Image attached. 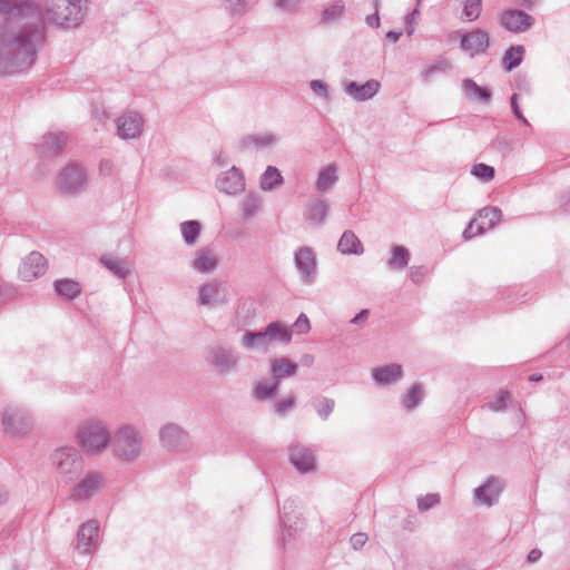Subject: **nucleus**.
Instances as JSON below:
<instances>
[{
  "label": "nucleus",
  "instance_id": "obj_1",
  "mask_svg": "<svg viewBox=\"0 0 570 570\" xmlns=\"http://www.w3.org/2000/svg\"><path fill=\"white\" fill-rule=\"evenodd\" d=\"M50 23L68 29L83 19L81 0H0V77L29 71L48 42Z\"/></svg>",
  "mask_w": 570,
  "mask_h": 570
},
{
  "label": "nucleus",
  "instance_id": "obj_2",
  "mask_svg": "<svg viewBox=\"0 0 570 570\" xmlns=\"http://www.w3.org/2000/svg\"><path fill=\"white\" fill-rule=\"evenodd\" d=\"M51 460L62 481L67 483L77 480L83 472V459L73 446L57 449L52 453Z\"/></svg>",
  "mask_w": 570,
  "mask_h": 570
},
{
  "label": "nucleus",
  "instance_id": "obj_3",
  "mask_svg": "<svg viewBox=\"0 0 570 570\" xmlns=\"http://www.w3.org/2000/svg\"><path fill=\"white\" fill-rule=\"evenodd\" d=\"M77 435L80 445L88 453L101 452L110 443V433L100 421H88L83 423Z\"/></svg>",
  "mask_w": 570,
  "mask_h": 570
},
{
  "label": "nucleus",
  "instance_id": "obj_4",
  "mask_svg": "<svg viewBox=\"0 0 570 570\" xmlns=\"http://www.w3.org/2000/svg\"><path fill=\"white\" fill-rule=\"evenodd\" d=\"M112 446L118 459L131 461L140 454L141 438L134 428L125 425L116 432Z\"/></svg>",
  "mask_w": 570,
  "mask_h": 570
},
{
  "label": "nucleus",
  "instance_id": "obj_5",
  "mask_svg": "<svg viewBox=\"0 0 570 570\" xmlns=\"http://www.w3.org/2000/svg\"><path fill=\"white\" fill-rule=\"evenodd\" d=\"M205 360L218 374H228L236 371L239 357L233 347L213 344L207 347Z\"/></svg>",
  "mask_w": 570,
  "mask_h": 570
},
{
  "label": "nucleus",
  "instance_id": "obj_6",
  "mask_svg": "<svg viewBox=\"0 0 570 570\" xmlns=\"http://www.w3.org/2000/svg\"><path fill=\"white\" fill-rule=\"evenodd\" d=\"M87 186V174L85 168L77 164L70 163L61 169L57 178L58 189L68 195L81 193Z\"/></svg>",
  "mask_w": 570,
  "mask_h": 570
},
{
  "label": "nucleus",
  "instance_id": "obj_7",
  "mask_svg": "<svg viewBox=\"0 0 570 570\" xmlns=\"http://www.w3.org/2000/svg\"><path fill=\"white\" fill-rule=\"evenodd\" d=\"M2 424L6 432L12 435H21L32 428L28 413L22 409H7L2 414Z\"/></svg>",
  "mask_w": 570,
  "mask_h": 570
},
{
  "label": "nucleus",
  "instance_id": "obj_8",
  "mask_svg": "<svg viewBox=\"0 0 570 570\" xmlns=\"http://www.w3.org/2000/svg\"><path fill=\"white\" fill-rule=\"evenodd\" d=\"M501 26L514 33L524 32L534 23V18L519 9L504 10L500 17Z\"/></svg>",
  "mask_w": 570,
  "mask_h": 570
},
{
  "label": "nucleus",
  "instance_id": "obj_9",
  "mask_svg": "<svg viewBox=\"0 0 570 570\" xmlns=\"http://www.w3.org/2000/svg\"><path fill=\"white\" fill-rule=\"evenodd\" d=\"M47 271V259L39 252H31L19 266V277L24 282H32Z\"/></svg>",
  "mask_w": 570,
  "mask_h": 570
},
{
  "label": "nucleus",
  "instance_id": "obj_10",
  "mask_svg": "<svg viewBox=\"0 0 570 570\" xmlns=\"http://www.w3.org/2000/svg\"><path fill=\"white\" fill-rule=\"evenodd\" d=\"M117 135L121 139H134L140 136L144 119L137 111L124 112L117 120Z\"/></svg>",
  "mask_w": 570,
  "mask_h": 570
},
{
  "label": "nucleus",
  "instance_id": "obj_11",
  "mask_svg": "<svg viewBox=\"0 0 570 570\" xmlns=\"http://www.w3.org/2000/svg\"><path fill=\"white\" fill-rule=\"evenodd\" d=\"M161 445L168 450H179L187 445L188 433L178 424L168 423L159 431Z\"/></svg>",
  "mask_w": 570,
  "mask_h": 570
},
{
  "label": "nucleus",
  "instance_id": "obj_12",
  "mask_svg": "<svg viewBox=\"0 0 570 570\" xmlns=\"http://www.w3.org/2000/svg\"><path fill=\"white\" fill-rule=\"evenodd\" d=\"M295 265L302 275L304 283L311 284L315 279L316 258L311 247L303 246L295 252Z\"/></svg>",
  "mask_w": 570,
  "mask_h": 570
},
{
  "label": "nucleus",
  "instance_id": "obj_13",
  "mask_svg": "<svg viewBox=\"0 0 570 570\" xmlns=\"http://www.w3.org/2000/svg\"><path fill=\"white\" fill-rule=\"evenodd\" d=\"M67 134L49 132L42 137L41 142L36 145L37 154L42 158H51L60 154L67 144Z\"/></svg>",
  "mask_w": 570,
  "mask_h": 570
},
{
  "label": "nucleus",
  "instance_id": "obj_14",
  "mask_svg": "<svg viewBox=\"0 0 570 570\" xmlns=\"http://www.w3.org/2000/svg\"><path fill=\"white\" fill-rule=\"evenodd\" d=\"M490 43L489 33L482 29H475L461 36L460 48L470 52L473 57L476 53L485 52Z\"/></svg>",
  "mask_w": 570,
  "mask_h": 570
},
{
  "label": "nucleus",
  "instance_id": "obj_15",
  "mask_svg": "<svg viewBox=\"0 0 570 570\" xmlns=\"http://www.w3.org/2000/svg\"><path fill=\"white\" fill-rule=\"evenodd\" d=\"M99 532V523L96 520H89L80 525L77 532L76 550L80 553H91L96 547Z\"/></svg>",
  "mask_w": 570,
  "mask_h": 570
},
{
  "label": "nucleus",
  "instance_id": "obj_16",
  "mask_svg": "<svg viewBox=\"0 0 570 570\" xmlns=\"http://www.w3.org/2000/svg\"><path fill=\"white\" fill-rule=\"evenodd\" d=\"M216 186L222 193L235 195L245 189V178L242 170L233 166L220 174L216 180Z\"/></svg>",
  "mask_w": 570,
  "mask_h": 570
},
{
  "label": "nucleus",
  "instance_id": "obj_17",
  "mask_svg": "<svg viewBox=\"0 0 570 570\" xmlns=\"http://www.w3.org/2000/svg\"><path fill=\"white\" fill-rule=\"evenodd\" d=\"M503 490V482L498 476L491 475L487 482L474 489L475 499L485 504L492 507L497 503L501 492Z\"/></svg>",
  "mask_w": 570,
  "mask_h": 570
},
{
  "label": "nucleus",
  "instance_id": "obj_18",
  "mask_svg": "<svg viewBox=\"0 0 570 570\" xmlns=\"http://www.w3.org/2000/svg\"><path fill=\"white\" fill-rule=\"evenodd\" d=\"M289 462L301 472L307 473L315 468V456L311 449L295 444L288 449Z\"/></svg>",
  "mask_w": 570,
  "mask_h": 570
},
{
  "label": "nucleus",
  "instance_id": "obj_19",
  "mask_svg": "<svg viewBox=\"0 0 570 570\" xmlns=\"http://www.w3.org/2000/svg\"><path fill=\"white\" fill-rule=\"evenodd\" d=\"M381 88V83L375 79H370L363 85L355 81H347L344 85V91L355 101H367L372 99Z\"/></svg>",
  "mask_w": 570,
  "mask_h": 570
},
{
  "label": "nucleus",
  "instance_id": "obj_20",
  "mask_svg": "<svg viewBox=\"0 0 570 570\" xmlns=\"http://www.w3.org/2000/svg\"><path fill=\"white\" fill-rule=\"evenodd\" d=\"M102 485V475L98 472L89 473L72 489L71 498L82 501L94 495Z\"/></svg>",
  "mask_w": 570,
  "mask_h": 570
},
{
  "label": "nucleus",
  "instance_id": "obj_21",
  "mask_svg": "<svg viewBox=\"0 0 570 570\" xmlns=\"http://www.w3.org/2000/svg\"><path fill=\"white\" fill-rule=\"evenodd\" d=\"M226 302V294L222 284L218 282H210L204 284L198 289V303L200 305H218Z\"/></svg>",
  "mask_w": 570,
  "mask_h": 570
},
{
  "label": "nucleus",
  "instance_id": "obj_22",
  "mask_svg": "<svg viewBox=\"0 0 570 570\" xmlns=\"http://www.w3.org/2000/svg\"><path fill=\"white\" fill-rule=\"evenodd\" d=\"M328 215V205L325 200L315 198L311 200L304 212V217L314 227H321L325 224Z\"/></svg>",
  "mask_w": 570,
  "mask_h": 570
},
{
  "label": "nucleus",
  "instance_id": "obj_23",
  "mask_svg": "<svg viewBox=\"0 0 570 570\" xmlns=\"http://www.w3.org/2000/svg\"><path fill=\"white\" fill-rule=\"evenodd\" d=\"M372 376L379 384L386 385L400 380L403 376V370L401 365L392 363L373 368Z\"/></svg>",
  "mask_w": 570,
  "mask_h": 570
},
{
  "label": "nucleus",
  "instance_id": "obj_24",
  "mask_svg": "<svg viewBox=\"0 0 570 570\" xmlns=\"http://www.w3.org/2000/svg\"><path fill=\"white\" fill-rule=\"evenodd\" d=\"M337 249L344 255H361L364 247L353 230H345L337 244Z\"/></svg>",
  "mask_w": 570,
  "mask_h": 570
},
{
  "label": "nucleus",
  "instance_id": "obj_25",
  "mask_svg": "<svg viewBox=\"0 0 570 570\" xmlns=\"http://www.w3.org/2000/svg\"><path fill=\"white\" fill-rule=\"evenodd\" d=\"M53 288L57 295L72 301L81 294L80 284L70 278H60L53 282Z\"/></svg>",
  "mask_w": 570,
  "mask_h": 570
},
{
  "label": "nucleus",
  "instance_id": "obj_26",
  "mask_svg": "<svg viewBox=\"0 0 570 570\" xmlns=\"http://www.w3.org/2000/svg\"><path fill=\"white\" fill-rule=\"evenodd\" d=\"M272 374L275 381L293 376L297 372V364L286 357H277L272 361Z\"/></svg>",
  "mask_w": 570,
  "mask_h": 570
},
{
  "label": "nucleus",
  "instance_id": "obj_27",
  "mask_svg": "<svg viewBox=\"0 0 570 570\" xmlns=\"http://www.w3.org/2000/svg\"><path fill=\"white\" fill-rule=\"evenodd\" d=\"M217 264L218 261L212 250L205 247L197 252V257L193 262V268L199 273H208L214 271Z\"/></svg>",
  "mask_w": 570,
  "mask_h": 570
},
{
  "label": "nucleus",
  "instance_id": "obj_28",
  "mask_svg": "<svg viewBox=\"0 0 570 570\" xmlns=\"http://www.w3.org/2000/svg\"><path fill=\"white\" fill-rule=\"evenodd\" d=\"M264 331L268 343L275 340L288 344L292 340V332L278 321L269 323Z\"/></svg>",
  "mask_w": 570,
  "mask_h": 570
},
{
  "label": "nucleus",
  "instance_id": "obj_29",
  "mask_svg": "<svg viewBox=\"0 0 570 570\" xmlns=\"http://www.w3.org/2000/svg\"><path fill=\"white\" fill-rule=\"evenodd\" d=\"M391 253L392 256L387 261V267L391 271H401L407 266L410 261V252L405 246L394 245Z\"/></svg>",
  "mask_w": 570,
  "mask_h": 570
},
{
  "label": "nucleus",
  "instance_id": "obj_30",
  "mask_svg": "<svg viewBox=\"0 0 570 570\" xmlns=\"http://www.w3.org/2000/svg\"><path fill=\"white\" fill-rule=\"evenodd\" d=\"M525 50L523 46H511L504 53L502 58V68L510 72L517 67L520 66V63L523 60V55Z\"/></svg>",
  "mask_w": 570,
  "mask_h": 570
},
{
  "label": "nucleus",
  "instance_id": "obj_31",
  "mask_svg": "<svg viewBox=\"0 0 570 570\" xmlns=\"http://www.w3.org/2000/svg\"><path fill=\"white\" fill-rule=\"evenodd\" d=\"M100 263L118 278L124 279L130 273L127 263L124 259H119L110 255H104L100 258Z\"/></svg>",
  "mask_w": 570,
  "mask_h": 570
},
{
  "label": "nucleus",
  "instance_id": "obj_32",
  "mask_svg": "<svg viewBox=\"0 0 570 570\" xmlns=\"http://www.w3.org/2000/svg\"><path fill=\"white\" fill-rule=\"evenodd\" d=\"M462 87L468 96L475 98L484 104H489L492 99V92L488 87L479 86L473 79H464Z\"/></svg>",
  "mask_w": 570,
  "mask_h": 570
},
{
  "label": "nucleus",
  "instance_id": "obj_33",
  "mask_svg": "<svg viewBox=\"0 0 570 570\" xmlns=\"http://www.w3.org/2000/svg\"><path fill=\"white\" fill-rule=\"evenodd\" d=\"M284 179L281 171L274 166H267L261 176V188L263 190H272L283 184Z\"/></svg>",
  "mask_w": 570,
  "mask_h": 570
},
{
  "label": "nucleus",
  "instance_id": "obj_34",
  "mask_svg": "<svg viewBox=\"0 0 570 570\" xmlns=\"http://www.w3.org/2000/svg\"><path fill=\"white\" fill-rule=\"evenodd\" d=\"M279 387V383L275 380L273 381H261L256 384L253 390V396L258 401H264L273 397Z\"/></svg>",
  "mask_w": 570,
  "mask_h": 570
},
{
  "label": "nucleus",
  "instance_id": "obj_35",
  "mask_svg": "<svg viewBox=\"0 0 570 570\" xmlns=\"http://www.w3.org/2000/svg\"><path fill=\"white\" fill-rule=\"evenodd\" d=\"M336 168L334 165H330L327 168H324L320 171L317 181H316V188L320 191H326L331 187L334 186V184L337 180V176L335 175Z\"/></svg>",
  "mask_w": 570,
  "mask_h": 570
},
{
  "label": "nucleus",
  "instance_id": "obj_36",
  "mask_svg": "<svg viewBox=\"0 0 570 570\" xmlns=\"http://www.w3.org/2000/svg\"><path fill=\"white\" fill-rule=\"evenodd\" d=\"M202 225L198 220H186L180 224V232L186 244L193 245L199 237Z\"/></svg>",
  "mask_w": 570,
  "mask_h": 570
},
{
  "label": "nucleus",
  "instance_id": "obj_37",
  "mask_svg": "<svg viewBox=\"0 0 570 570\" xmlns=\"http://www.w3.org/2000/svg\"><path fill=\"white\" fill-rule=\"evenodd\" d=\"M345 10L343 0H335L333 3L324 8L322 13V22L331 23L338 20Z\"/></svg>",
  "mask_w": 570,
  "mask_h": 570
},
{
  "label": "nucleus",
  "instance_id": "obj_38",
  "mask_svg": "<svg viewBox=\"0 0 570 570\" xmlns=\"http://www.w3.org/2000/svg\"><path fill=\"white\" fill-rule=\"evenodd\" d=\"M422 394L423 386L420 383H414L403 397L402 405L409 411L414 410L419 405Z\"/></svg>",
  "mask_w": 570,
  "mask_h": 570
},
{
  "label": "nucleus",
  "instance_id": "obj_39",
  "mask_svg": "<svg viewBox=\"0 0 570 570\" xmlns=\"http://www.w3.org/2000/svg\"><path fill=\"white\" fill-rule=\"evenodd\" d=\"M313 407L322 420H327L334 410L335 401L326 396H317L313 400Z\"/></svg>",
  "mask_w": 570,
  "mask_h": 570
},
{
  "label": "nucleus",
  "instance_id": "obj_40",
  "mask_svg": "<svg viewBox=\"0 0 570 570\" xmlns=\"http://www.w3.org/2000/svg\"><path fill=\"white\" fill-rule=\"evenodd\" d=\"M242 343L247 348H254L255 346H268V341L265 336V331L252 332L246 331L243 335Z\"/></svg>",
  "mask_w": 570,
  "mask_h": 570
},
{
  "label": "nucleus",
  "instance_id": "obj_41",
  "mask_svg": "<svg viewBox=\"0 0 570 570\" xmlns=\"http://www.w3.org/2000/svg\"><path fill=\"white\" fill-rule=\"evenodd\" d=\"M452 69V65L448 59H441L435 63L425 67L422 70V77L425 81H429L434 75L439 72H449Z\"/></svg>",
  "mask_w": 570,
  "mask_h": 570
},
{
  "label": "nucleus",
  "instance_id": "obj_42",
  "mask_svg": "<svg viewBox=\"0 0 570 570\" xmlns=\"http://www.w3.org/2000/svg\"><path fill=\"white\" fill-rule=\"evenodd\" d=\"M502 216V212L497 206H488L479 210L480 218H487L488 223L484 225L485 229L492 228Z\"/></svg>",
  "mask_w": 570,
  "mask_h": 570
},
{
  "label": "nucleus",
  "instance_id": "obj_43",
  "mask_svg": "<svg viewBox=\"0 0 570 570\" xmlns=\"http://www.w3.org/2000/svg\"><path fill=\"white\" fill-rule=\"evenodd\" d=\"M482 10V0H464L463 17L468 21H474L480 17Z\"/></svg>",
  "mask_w": 570,
  "mask_h": 570
},
{
  "label": "nucleus",
  "instance_id": "obj_44",
  "mask_svg": "<svg viewBox=\"0 0 570 570\" xmlns=\"http://www.w3.org/2000/svg\"><path fill=\"white\" fill-rule=\"evenodd\" d=\"M261 206V197L255 194H249L243 203V217L245 219L254 216Z\"/></svg>",
  "mask_w": 570,
  "mask_h": 570
},
{
  "label": "nucleus",
  "instance_id": "obj_45",
  "mask_svg": "<svg viewBox=\"0 0 570 570\" xmlns=\"http://www.w3.org/2000/svg\"><path fill=\"white\" fill-rule=\"evenodd\" d=\"M471 174L483 181H490L495 176L494 167L480 163L472 167Z\"/></svg>",
  "mask_w": 570,
  "mask_h": 570
},
{
  "label": "nucleus",
  "instance_id": "obj_46",
  "mask_svg": "<svg viewBox=\"0 0 570 570\" xmlns=\"http://www.w3.org/2000/svg\"><path fill=\"white\" fill-rule=\"evenodd\" d=\"M439 493H430L417 499V509L420 511H428L440 503Z\"/></svg>",
  "mask_w": 570,
  "mask_h": 570
},
{
  "label": "nucleus",
  "instance_id": "obj_47",
  "mask_svg": "<svg viewBox=\"0 0 570 570\" xmlns=\"http://www.w3.org/2000/svg\"><path fill=\"white\" fill-rule=\"evenodd\" d=\"M509 399H510L509 392L501 390L498 393L495 400L492 402H489L487 405L490 410L499 412L507 407Z\"/></svg>",
  "mask_w": 570,
  "mask_h": 570
},
{
  "label": "nucleus",
  "instance_id": "obj_48",
  "mask_svg": "<svg viewBox=\"0 0 570 570\" xmlns=\"http://www.w3.org/2000/svg\"><path fill=\"white\" fill-rule=\"evenodd\" d=\"M296 399L294 395H289L288 397L276 402L274 405V411L277 415L283 416L286 412L294 407Z\"/></svg>",
  "mask_w": 570,
  "mask_h": 570
},
{
  "label": "nucleus",
  "instance_id": "obj_49",
  "mask_svg": "<svg viewBox=\"0 0 570 570\" xmlns=\"http://www.w3.org/2000/svg\"><path fill=\"white\" fill-rule=\"evenodd\" d=\"M373 6H374V13L372 14H368L365 19L366 21V24L371 28H379L380 24H381V20H380V16H379V11H380V6H381V1L380 0H373Z\"/></svg>",
  "mask_w": 570,
  "mask_h": 570
},
{
  "label": "nucleus",
  "instance_id": "obj_50",
  "mask_svg": "<svg viewBox=\"0 0 570 570\" xmlns=\"http://www.w3.org/2000/svg\"><path fill=\"white\" fill-rule=\"evenodd\" d=\"M518 98H519V95L518 94H513L510 98V105H511V110H512V114L514 115V117L520 120L521 122H523L524 125H528L529 126V122L527 120V118L523 116L522 114V110L518 104Z\"/></svg>",
  "mask_w": 570,
  "mask_h": 570
},
{
  "label": "nucleus",
  "instance_id": "obj_51",
  "mask_svg": "<svg viewBox=\"0 0 570 570\" xmlns=\"http://www.w3.org/2000/svg\"><path fill=\"white\" fill-rule=\"evenodd\" d=\"M293 326L298 334H305L311 330L309 320L304 313L299 314Z\"/></svg>",
  "mask_w": 570,
  "mask_h": 570
},
{
  "label": "nucleus",
  "instance_id": "obj_52",
  "mask_svg": "<svg viewBox=\"0 0 570 570\" xmlns=\"http://www.w3.org/2000/svg\"><path fill=\"white\" fill-rule=\"evenodd\" d=\"M485 230L484 224L475 225V220H472L463 232V237L470 239L476 235L482 234Z\"/></svg>",
  "mask_w": 570,
  "mask_h": 570
},
{
  "label": "nucleus",
  "instance_id": "obj_53",
  "mask_svg": "<svg viewBox=\"0 0 570 570\" xmlns=\"http://www.w3.org/2000/svg\"><path fill=\"white\" fill-rule=\"evenodd\" d=\"M426 274V268L424 266H412L410 269V279L414 284H420L423 282Z\"/></svg>",
  "mask_w": 570,
  "mask_h": 570
},
{
  "label": "nucleus",
  "instance_id": "obj_54",
  "mask_svg": "<svg viewBox=\"0 0 570 570\" xmlns=\"http://www.w3.org/2000/svg\"><path fill=\"white\" fill-rule=\"evenodd\" d=\"M309 87L315 94L320 95L321 97H323V98L328 97L327 85L325 82H323L322 80H312L309 82Z\"/></svg>",
  "mask_w": 570,
  "mask_h": 570
},
{
  "label": "nucleus",
  "instance_id": "obj_55",
  "mask_svg": "<svg viewBox=\"0 0 570 570\" xmlns=\"http://www.w3.org/2000/svg\"><path fill=\"white\" fill-rule=\"evenodd\" d=\"M367 540L368 538L366 533L357 532L351 537L350 542L354 550H358L366 543Z\"/></svg>",
  "mask_w": 570,
  "mask_h": 570
},
{
  "label": "nucleus",
  "instance_id": "obj_56",
  "mask_svg": "<svg viewBox=\"0 0 570 570\" xmlns=\"http://www.w3.org/2000/svg\"><path fill=\"white\" fill-rule=\"evenodd\" d=\"M301 0H277L276 7L281 10L293 12L298 8Z\"/></svg>",
  "mask_w": 570,
  "mask_h": 570
},
{
  "label": "nucleus",
  "instance_id": "obj_57",
  "mask_svg": "<svg viewBox=\"0 0 570 570\" xmlns=\"http://www.w3.org/2000/svg\"><path fill=\"white\" fill-rule=\"evenodd\" d=\"M275 136L272 134L255 135L256 147H267L275 142Z\"/></svg>",
  "mask_w": 570,
  "mask_h": 570
},
{
  "label": "nucleus",
  "instance_id": "obj_58",
  "mask_svg": "<svg viewBox=\"0 0 570 570\" xmlns=\"http://www.w3.org/2000/svg\"><path fill=\"white\" fill-rule=\"evenodd\" d=\"M370 316L367 308L361 309L352 320L351 323L355 325H363Z\"/></svg>",
  "mask_w": 570,
  "mask_h": 570
},
{
  "label": "nucleus",
  "instance_id": "obj_59",
  "mask_svg": "<svg viewBox=\"0 0 570 570\" xmlns=\"http://www.w3.org/2000/svg\"><path fill=\"white\" fill-rule=\"evenodd\" d=\"M230 11L234 14H240L247 11L246 0H235V4L230 7Z\"/></svg>",
  "mask_w": 570,
  "mask_h": 570
},
{
  "label": "nucleus",
  "instance_id": "obj_60",
  "mask_svg": "<svg viewBox=\"0 0 570 570\" xmlns=\"http://www.w3.org/2000/svg\"><path fill=\"white\" fill-rule=\"evenodd\" d=\"M416 13H419V11H417V9H414L412 12H410L405 16L406 33L409 36H411L414 32V27L412 23H413L414 16Z\"/></svg>",
  "mask_w": 570,
  "mask_h": 570
},
{
  "label": "nucleus",
  "instance_id": "obj_61",
  "mask_svg": "<svg viewBox=\"0 0 570 570\" xmlns=\"http://www.w3.org/2000/svg\"><path fill=\"white\" fill-rule=\"evenodd\" d=\"M542 556V552L540 549H532L529 553H528V557H527V561L529 563H534L537 562Z\"/></svg>",
  "mask_w": 570,
  "mask_h": 570
},
{
  "label": "nucleus",
  "instance_id": "obj_62",
  "mask_svg": "<svg viewBox=\"0 0 570 570\" xmlns=\"http://www.w3.org/2000/svg\"><path fill=\"white\" fill-rule=\"evenodd\" d=\"M250 145L255 146V135L246 136L240 140L243 148H248Z\"/></svg>",
  "mask_w": 570,
  "mask_h": 570
},
{
  "label": "nucleus",
  "instance_id": "obj_63",
  "mask_svg": "<svg viewBox=\"0 0 570 570\" xmlns=\"http://www.w3.org/2000/svg\"><path fill=\"white\" fill-rule=\"evenodd\" d=\"M401 36H402V31L390 30L386 33V39H389L392 42H396Z\"/></svg>",
  "mask_w": 570,
  "mask_h": 570
},
{
  "label": "nucleus",
  "instance_id": "obj_64",
  "mask_svg": "<svg viewBox=\"0 0 570 570\" xmlns=\"http://www.w3.org/2000/svg\"><path fill=\"white\" fill-rule=\"evenodd\" d=\"M301 363L306 365V366H311L314 363V356L312 354H304L301 357Z\"/></svg>",
  "mask_w": 570,
  "mask_h": 570
}]
</instances>
